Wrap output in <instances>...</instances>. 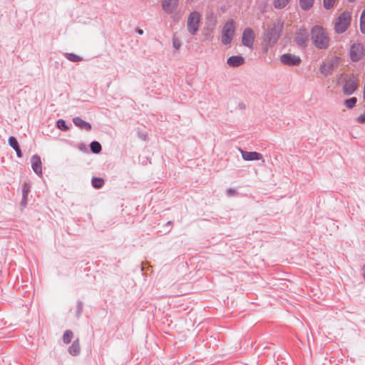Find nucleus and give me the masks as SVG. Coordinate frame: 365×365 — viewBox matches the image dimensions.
<instances>
[{
	"mask_svg": "<svg viewBox=\"0 0 365 365\" xmlns=\"http://www.w3.org/2000/svg\"><path fill=\"white\" fill-rule=\"evenodd\" d=\"M57 126L59 129L63 130H67L68 129V126L66 125V123L63 120H58Z\"/></svg>",
	"mask_w": 365,
	"mask_h": 365,
	"instance_id": "c85d7f7f",
	"label": "nucleus"
},
{
	"mask_svg": "<svg viewBox=\"0 0 365 365\" xmlns=\"http://www.w3.org/2000/svg\"><path fill=\"white\" fill-rule=\"evenodd\" d=\"M359 83V78L355 74L346 75L341 83L342 91L344 95L350 96L354 93L357 88Z\"/></svg>",
	"mask_w": 365,
	"mask_h": 365,
	"instance_id": "39448f33",
	"label": "nucleus"
},
{
	"mask_svg": "<svg viewBox=\"0 0 365 365\" xmlns=\"http://www.w3.org/2000/svg\"><path fill=\"white\" fill-rule=\"evenodd\" d=\"M357 102V99L355 97L350 98L344 101V105L347 108H354Z\"/></svg>",
	"mask_w": 365,
	"mask_h": 365,
	"instance_id": "4be33fe9",
	"label": "nucleus"
},
{
	"mask_svg": "<svg viewBox=\"0 0 365 365\" xmlns=\"http://www.w3.org/2000/svg\"><path fill=\"white\" fill-rule=\"evenodd\" d=\"M336 3V0H323V6L329 10L332 9Z\"/></svg>",
	"mask_w": 365,
	"mask_h": 365,
	"instance_id": "393cba45",
	"label": "nucleus"
},
{
	"mask_svg": "<svg viewBox=\"0 0 365 365\" xmlns=\"http://www.w3.org/2000/svg\"><path fill=\"white\" fill-rule=\"evenodd\" d=\"M227 62L231 67H237L245 63V58L241 56H233L230 57Z\"/></svg>",
	"mask_w": 365,
	"mask_h": 365,
	"instance_id": "2eb2a0df",
	"label": "nucleus"
},
{
	"mask_svg": "<svg viewBox=\"0 0 365 365\" xmlns=\"http://www.w3.org/2000/svg\"><path fill=\"white\" fill-rule=\"evenodd\" d=\"M201 15L198 11H194L187 18V27L189 33L195 35L199 29Z\"/></svg>",
	"mask_w": 365,
	"mask_h": 365,
	"instance_id": "423d86ee",
	"label": "nucleus"
},
{
	"mask_svg": "<svg viewBox=\"0 0 365 365\" xmlns=\"http://www.w3.org/2000/svg\"><path fill=\"white\" fill-rule=\"evenodd\" d=\"M91 150L94 153H99L101 150V145L97 141H93L90 145Z\"/></svg>",
	"mask_w": 365,
	"mask_h": 365,
	"instance_id": "5701e85b",
	"label": "nucleus"
},
{
	"mask_svg": "<svg viewBox=\"0 0 365 365\" xmlns=\"http://www.w3.org/2000/svg\"><path fill=\"white\" fill-rule=\"evenodd\" d=\"M73 121L76 126L81 129H85L86 130H90L91 129V125L79 117L74 118Z\"/></svg>",
	"mask_w": 365,
	"mask_h": 365,
	"instance_id": "dca6fc26",
	"label": "nucleus"
},
{
	"mask_svg": "<svg viewBox=\"0 0 365 365\" xmlns=\"http://www.w3.org/2000/svg\"><path fill=\"white\" fill-rule=\"evenodd\" d=\"M67 58L73 62H78L81 60V58L80 56L73 53L67 54Z\"/></svg>",
	"mask_w": 365,
	"mask_h": 365,
	"instance_id": "bb28decb",
	"label": "nucleus"
},
{
	"mask_svg": "<svg viewBox=\"0 0 365 365\" xmlns=\"http://www.w3.org/2000/svg\"><path fill=\"white\" fill-rule=\"evenodd\" d=\"M80 350L81 348L78 340L73 341L72 345L68 349L69 353L73 356L78 355L80 353Z\"/></svg>",
	"mask_w": 365,
	"mask_h": 365,
	"instance_id": "a211bd4d",
	"label": "nucleus"
},
{
	"mask_svg": "<svg viewBox=\"0 0 365 365\" xmlns=\"http://www.w3.org/2000/svg\"><path fill=\"white\" fill-rule=\"evenodd\" d=\"M104 184V180L101 178H93L92 185L95 188H101Z\"/></svg>",
	"mask_w": 365,
	"mask_h": 365,
	"instance_id": "412c9836",
	"label": "nucleus"
},
{
	"mask_svg": "<svg viewBox=\"0 0 365 365\" xmlns=\"http://www.w3.org/2000/svg\"><path fill=\"white\" fill-rule=\"evenodd\" d=\"M358 123H365V114H361L360 116H359L356 119Z\"/></svg>",
	"mask_w": 365,
	"mask_h": 365,
	"instance_id": "c756f323",
	"label": "nucleus"
},
{
	"mask_svg": "<svg viewBox=\"0 0 365 365\" xmlns=\"http://www.w3.org/2000/svg\"><path fill=\"white\" fill-rule=\"evenodd\" d=\"M29 190H30L29 185L27 183H24L23 185V189H22L24 200H26Z\"/></svg>",
	"mask_w": 365,
	"mask_h": 365,
	"instance_id": "a878e982",
	"label": "nucleus"
},
{
	"mask_svg": "<svg viewBox=\"0 0 365 365\" xmlns=\"http://www.w3.org/2000/svg\"><path fill=\"white\" fill-rule=\"evenodd\" d=\"M14 150L16 152L17 156L19 157V158L21 157V150H20L19 147H18V148H16Z\"/></svg>",
	"mask_w": 365,
	"mask_h": 365,
	"instance_id": "2f4dec72",
	"label": "nucleus"
},
{
	"mask_svg": "<svg viewBox=\"0 0 365 365\" xmlns=\"http://www.w3.org/2000/svg\"><path fill=\"white\" fill-rule=\"evenodd\" d=\"M311 40L318 49H326L329 47L330 38L327 29L319 25L314 26L311 29Z\"/></svg>",
	"mask_w": 365,
	"mask_h": 365,
	"instance_id": "f03ea898",
	"label": "nucleus"
},
{
	"mask_svg": "<svg viewBox=\"0 0 365 365\" xmlns=\"http://www.w3.org/2000/svg\"><path fill=\"white\" fill-rule=\"evenodd\" d=\"M309 40L307 31L304 28H301L296 33L294 41L302 46H306Z\"/></svg>",
	"mask_w": 365,
	"mask_h": 365,
	"instance_id": "1a4fd4ad",
	"label": "nucleus"
},
{
	"mask_svg": "<svg viewBox=\"0 0 365 365\" xmlns=\"http://www.w3.org/2000/svg\"><path fill=\"white\" fill-rule=\"evenodd\" d=\"M282 29L283 23L279 19H276L267 25L262 38L261 46L263 53L267 54L272 51L279 39Z\"/></svg>",
	"mask_w": 365,
	"mask_h": 365,
	"instance_id": "f257e3e1",
	"label": "nucleus"
},
{
	"mask_svg": "<svg viewBox=\"0 0 365 365\" xmlns=\"http://www.w3.org/2000/svg\"><path fill=\"white\" fill-rule=\"evenodd\" d=\"M280 60L282 63L287 66L299 65L301 62V58L299 56L291 53L283 54L280 57Z\"/></svg>",
	"mask_w": 365,
	"mask_h": 365,
	"instance_id": "9d476101",
	"label": "nucleus"
},
{
	"mask_svg": "<svg viewBox=\"0 0 365 365\" xmlns=\"http://www.w3.org/2000/svg\"><path fill=\"white\" fill-rule=\"evenodd\" d=\"M173 46L176 48V49H179L180 47V43L178 39L177 38H174L173 39Z\"/></svg>",
	"mask_w": 365,
	"mask_h": 365,
	"instance_id": "7c9ffc66",
	"label": "nucleus"
},
{
	"mask_svg": "<svg viewBox=\"0 0 365 365\" xmlns=\"http://www.w3.org/2000/svg\"><path fill=\"white\" fill-rule=\"evenodd\" d=\"M292 0H273V6L277 9H282L287 6Z\"/></svg>",
	"mask_w": 365,
	"mask_h": 365,
	"instance_id": "6ab92c4d",
	"label": "nucleus"
},
{
	"mask_svg": "<svg viewBox=\"0 0 365 365\" xmlns=\"http://www.w3.org/2000/svg\"><path fill=\"white\" fill-rule=\"evenodd\" d=\"M138 34H140V35H142L143 34V31L142 29H138L137 31Z\"/></svg>",
	"mask_w": 365,
	"mask_h": 365,
	"instance_id": "473e14b6",
	"label": "nucleus"
},
{
	"mask_svg": "<svg viewBox=\"0 0 365 365\" xmlns=\"http://www.w3.org/2000/svg\"><path fill=\"white\" fill-rule=\"evenodd\" d=\"M349 2H354L356 0H347Z\"/></svg>",
	"mask_w": 365,
	"mask_h": 365,
	"instance_id": "72a5a7b5",
	"label": "nucleus"
},
{
	"mask_svg": "<svg viewBox=\"0 0 365 365\" xmlns=\"http://www.w3.org/2000/svg\"><path fill=\"white\" fill-rule=\"evenodd\" d=\"M242 153V157L243 160L246 161H251V160H259L262 158V155L259 153L257 152H247L240 150Z\"/></svg>",
	"mask_w": 365,
	"mask_h": 365,
	"instance_id": "4468645a",
	"label": "nucleus"
},
{
	"mask_svg": "<svg viewBox=\"0 0 365 365\" xmlns=\"http://www.w3.org/2000/svg\"><path fill=\"white\" fill-rule=\"evenodd\" d=\"M178 0H162V8L168 14H171L177 8Z\"/></svg>",
	"mask_w": 365,
	"mask_h": 365,
	"instance_id": "f8f14e48",
	"label": "nucleus"
},
{
	"mask_svg": "<svg viewBox=\"0 0 365 365\" xmlns=\"http://www.w3.org/2000/svg\"><path fill=\"white\" fill-rule=\"evenodd\" d=\"M235 21L232 19H229L224 24L222 29L221 41L224 45H229L232 43L235 35L236 26Z\"/></svg>",
	"mask_w": 365,
	"mask_h": 365,
	"instance_id": "20e7f679",
	"label": "nucleus"
},
{
	"mask_svg": "<svg viewBox=\"0 0 365 365\" xmlns=\"http://www.w3.org/2000/svg\"><path fill=\"white\" fill-rule=\"evenodd\" d=\"M360 30L361 33L365 34V9L360 16Z\"/></svg>",
	"mask_w": 365,
	"mask_h": 365,
	"instance_id": "b1692460",
	"label": "nucleus"
},
{
	"mask_svg": "<svg viewBox=\"0 0 365 365\" xmlns=\"http://www.w3.org/2000/svg\"><path fill=\"white\" fill-rule=\"evenodd\" d=\"M315 0H299L300 8L304 11L310 10L314 4Z\"/></svg>",
	"mask_w": 365,
	"mask_h": 365,
	"instance_id": "f3484780",
	"label": "nucleus"
},
{
	"mask_svg": "<svg viewBox=\"0 0 365 365\" xmlns=\"http://www.w3.org/2000/svg\"><path fill=\"white\" fill-rule=\"evenodd\" d=\"M255 41V34L252 29L247 27L242 34V43L243 46L252 49Z\"/></svg>",
	"mask_w": 365,
	"mask_h": 365,
	"instance_id": "6e6552de",
	"label": "nucleus"
},
{
	"mask_svg": "<svg viewBox=\"0 0 365 365\" xmlns=\"http://www.w3.org/2000/svg\"><path fill=\"white\" fill-rule=\"evenodd\" d=\"M339 59L336 57L329 62L323 63L320 66L321 73L325 76L330 74L334 68V65L339 62Z\"/></svg>",
	"mask_w": 365,
	"mask_h": 365,
	"instance_id": "9b49d317",
	"label": "nucleus"
},
{
	"mask_svg": "<svg viewBox=\"0 0 365 365\" xmlns=\"http://www.w3.org/2000/svg\"><path fill=\"white\" fill-rule=\"evenodd\" d=\"M9 143L14 149L18 148V147H19L18 142L14 137H10L9 138Z\"/></svg>",
	"mask_w": 365,
	"mask_h": 365,
	"instance_id": "cd10ccee",
	"label": "nucleus"
},
{
	"mask_svg": "<svg viewBox=\"0 0 365 365\" xmlns=\"http://www.w3.org/2000/svg\"><path fill=\"white\" fill-rule=\"evenodd\" d=\"M365 55V50L362 44L353 43L349 49V56L352 61L356 62L361 60Z\"/></svg>",
	"mask_w": 365,
	"mask_h": 365,
	"instance_id": "0eeeda50",
	"label": "nucleus"
},
{
	"mask_svg": "<svg viewBox=\"0 0 365 365\" xmlns=\"http://www.w3.org/2000/svg\"><path fill=\"white\" fill-rule=\"evenodd\" d=\"M73 337V333L71 330H66L63 336V341L66 344H68L71 342V339Z\"/></svg>",
	"mask_w": 365,
	"mask_h": 365,
	"instance_id": "aec40b11",
	"label": "nucleus"
},
{
	"mask_svg": "<svg viewBox=\"0 0 365 365\" xmlns=\"http://www.w3.org/2000/svg\"><path fill=\"white\" fill-rule=\"evenodd\" d=\"M31 168L38 175H42V163L39 156L33 155L31 159Z\"/></svg>",
	"mask_w": 365,
	"mask_h": 365,
	"instance_id": "ddd939ff",
	"label": "nucleus"
},
{
	"mask_svg": "<svg viewBox=\"0 0 365 365\" xmlns=\"http://www.w3.org/2000/svg\"><path fill=\"white\" fill-rule=\"evenodd\" d=\"M351 13L344 11L340 14L334 22V31L336 34L344 33L350 26L351 22Z\"/></svg>",
	"mask_w": 365,
	"mask_h": 365,
	"instance_id": "7ed1b4c3",
	"label": "nucleus"
}]
</instances>
